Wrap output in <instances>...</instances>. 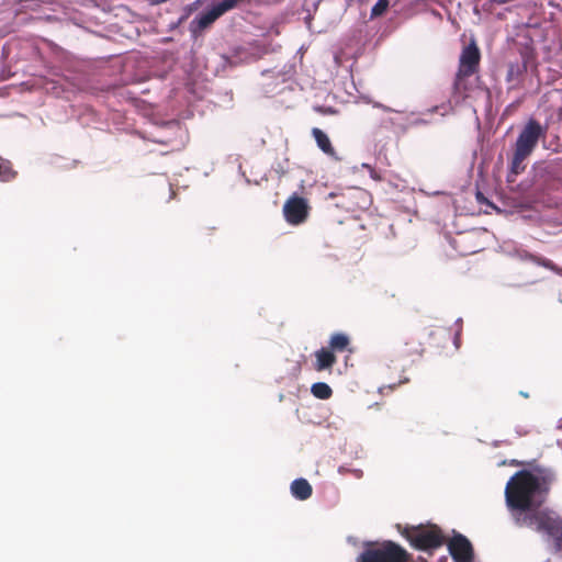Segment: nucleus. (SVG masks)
<instances>
[{
	"instance_id": "7ed1b4c3",
	"label": "nucleus",
	"mask_w": 562,
	"mask_h": 562,
	"mask_svg": "<svg viewBox=\"0 0 562 562\" xmlns=\"http://www.w3.org/2000/svg\"><path fill=\"white\" fill-rule=\"evenodd\" d=\"M404 536L412 547L427 552H431L445 543V536L441 529L436 525H431L429 527L418 526L413 527L412 529H406Z\"/></svg>"
},
{
	"instance_id": "aec40b11",
	"label": "nucleus",
	"mask_w": 562,
	"mask_h": 562,
	"mask_svg": "<svg viewBox=\"0 0 562 562\" xmlns=\"http://www.w3.org/2000/svg\"><path fill=\"white\" fill-rule=\"evenodd\" d=\"M522 70L520 69V67L518 65H509V69H508V74H507V79L508 80H513L514 76L516 75H519Z\"/></svg>"
},
{
	"instance_id": "6ab92c4d",
	"label": "nucleus",
	"mask_w": 562,
	"mask_h": 562,
	"mask_svg": "<svg viewBox=\"0 0 562 562\" xmlns=\"http://www.w3.org/2000/svg\"><path fill=\"white\" fill-rule=\"evenodd\" d=\"M389 8V0H378L371 9V18L383 15Z\"/></svg>"
},
{
	"instance_id": "39448f33",
	"label": "nucleus",
	"mask_w": 562,
	"mask_h": 562,
	"mask_svg": "<svg viewBox=\"0 0 562 562\" xmlns=\"http://www.w3.org/2000/svg\"><path fill=\"white\" fill-rule=\"evenodd\" d=\"M409 554L395 542L386 541L380 548L367 549L358 562H407Z\"/></svg>"
},
{
	"instance_id": "f3484780",
	"label": "nucleus",
	"mask_w": 562,
	"mask_h": 562,
	"mask_svg": "<svg viewBox=\"0 0 562 562\" xmlns=\"http://www.w3.org/2000/svg\"><path fill=\"white\" fill-rule=\"evenodd\" d=\"M527 157H529V155H520V151L515 149L510 166L512 172H514L515 175L522 172L525 170L524 161L526 160Z\"/></svg>"
},
{
	"instance_id": "9d476101",
	"label": "nucleus",
	"mask_w": 562,
	"mask_h": 562,
	"mask_svg": "<svg viewBox=\"0 0 562 562\" xmlns=\"http://www.w3.org/2000/svg\"><path fill=\"white\" fill-rule=\"evenodd\" d=\"M336 362L337 358L329 348H321L319 350L315 351V362L313 368L318 372L331 370Z\"/></svg>"
},
{
	"instance_id": "f8f14e48",
	"label": "nucleus",
	"mask_w": 562,
	"mask_h": 562,
	"mask_svg": "<svg viewBox=\"0 0 562 562\" xmlns=\"http://www.w3.org/2000/svg\"><path fill=\"white\" fill-rule=\"evenodd\" d=\"M312 486L305 479H296L291 484V493L292 495L300 499L305 501L311 497L312 495Z\"/></svg>"
},
{
	"instance_id": "6e6552de",
	"label": "nucleus",
	"mask_w": 562,
	"mask_h": 562,
	"mask_svg": "<svg viewBox=\"0 0 562 562\" xmlns=\"http://www.w3.org/2000/svg\"><path fill=\"white\" fill-rule=\"evenodd\" d=\"M448 549L456 562H472L473 548L463 535H456L449 542Z\"/></svg>"
},
{
	"instance_id": "f03ea898",
	"label": "nucleus",
	"mask_w": 562,
	"mask_h": 562,
	"mask_svg": "<svg viewBox=\"0 0 562 562\" xmlns=\"http://www.w3.org/2000/svg\"><path fill=\"white\" fill-rule=\"evenodd\" d=\"M481 52L474 40L462 48L459 58V67L453 81V92L465 95L469 90L467 79L479 71Z\"/></svg>"
},
{
	"instance_id": "9b49d317",
	"label": "nucleus",
	"mask_w": 562,
	"mask_h": 562,
	"mask_svg": "<svg viewBox=\"0 0 562 562\" xmlns=\"http://www.w3.org/2000/svg\"><path fill=\"white\" fill-rule=\"evenodd\" d=\"M312 135L319 147V149L326 154L329 157H333L335 159H339L337 157V153L335 148L333 147L329 137L318 127H314L312 130Z\"/></svg>"
},
{
	"instance_id": "dca6fc26",
	"label": "nucleus",
	"mask_w": 562,
	"mask_h": 562,
	"mask_svg": "<svg viewBox=\"0 0 562 562\" xmlns=\"http://www.w3.org/2000/svg\"><path fill=\"white\" fill-rule=\"evenodd\" d=\"M311 393L316 397V398H319V400H328L331 394H333V391L330 389V386L327 384V383H324V382H316L312 385L311 387Z\"/></svg>"
},
{
	"instance_id": "423d86ee",
	"label": "nucleus",
	"mask_w": 562,
	"mask_h": 562,
	"mask_svg": "<svg viewBox=\"0 0 562 562\" xmlns=\"http://www.w3.org/2000/svg\"><path fill=\"white\" fill-rule=\"evenodd\" d=\"M546 132V128L537 120L530 119L518 135L515 149L520 151V155L527 154L530 156L539 138L543 137Z\"/></svg>"
},
{
	"instance_id": "412c9836",
	"label": "nucleus",
	"mask_w": 562,
	"mask_h": 562,
	"mask_svg": "<svg viewBox=\"0 0 562 562\" xmlns=\"http://www.w3.org/2000/svg\"><path fill=\"white\" fill-rule=\"evenodd\" d=\"M476 200H477L480 203H487V204H488L487 199L483 195V193H482V192H477V193H476Z\"/></svg>"
},
{
	"instance_id": "ddd939ff",
	"label": "nucleus",
	"mask_w": 562,
	"mask_h": 562,
	"mask_svg": "<svg viewBox=\"0 0 562 562\" xmlns=\"http://www.w3.org/2000/svg\"><path fill=\"white\" fill-rule=\"evenodd\" d=\"M423 353V345L415 340L405 341L404 345L398 349V355L403 358L420 357Z\"/></svg>"
},
{
	"instance_id": "4be33fe9",
	"label": "nucleus",
	"mask_w": 562,
	"mask_h": 562,
	"mask_svg": "<svg viewBox=\"0 0 562 562\" xmlns=\"http://www.w3.org/2000/svg\"><path fill=\"white\" fill-rule=\"evenodd\" d=\"M417 562H426V560L423 558H419Z\"/></svg>"
},
{
	"instance_id": "1a4fd4ad",
	"label": "nucleus",
	"mask_w": 562,
	"mask_h": 562,
	"mask_svg": "<svg viewBox=\"0 0 562 562\" xmlns=\"http://www.w3.org/2000/svg\"><path fill=\"white\" fill-rule=\"evenodd\" d=\"M453 244L462 256L473 255L482 250V246L476 241L475 233L460 234L453 239Z\"/></svg>"
},
{
	"instance_id": "0eeeda50",
	"label": "nucleus",
	"mask_w": 562,
	"mask_h": 562,
	"mask_svg": "<svg viewBox=\"0 0 562 562\" xmlns=\"http://www.w3.org/2000/svg\"><path fill=\"white\" fill-rule=\"evenodd\" d=\"M310 205L306 199L296 194L291 195L283 205V215L291 225L303 224L310 214Z\"/></svg>"
},
{
	"instance_id": "a211bd4d",
	"label": "nucleus",
	"mask_w": 562,
	"mask_h": 562,
	"mask_svg": "<svg viewBox=\"0 0 562 562\" xmlns=\"http://www.w3.org/2000/svg\"><path fill=\"white\" fill-rule=\"evenodd\" d=\"M529 259L541 267H544L558 274H562V269H560L557 265H554L550 259L535 256V255H530Z\"/></svg>"
},
{
	"instance_id": "4468645a",
	"label": "nucleus",
	"mask_w": 562,
	"mask_h": 562,
	"mask_svg": "<svg viewBox=\"0 0 562 562\" xmlns=\"http://www.w3.org/2000/svg\"><path fill=\"white\" fill-rule=\"evenodd\" d=\"M350 344V339L346 334L342 333H336L331 335L329 339V349L335 352H342L345 351Z\"/></svg>"
},
{
	"instance_id": "20e7f679",
	"label": "nucleus",
	"mask_w": 562,
	"mask_h": 562,
	"mask_svg": "<svg viewBox=\"0 0 562 562\" xmlns=\"http://www.w3.org/2000/svg\"><path fill=\"white\" fill-rule=\"evenodd\" d=\"M517 522L552 537L562 536V519L551 513L541 510L526 513L521 518H517Z\"/></svg>"
},
{
	"instance_id": "f257e3e1",
	"label": "nucleus",
	"mask_w": 562,
	"mask_h": 562,
	"mask_svg": "<svg viewBox=\"0 0 562 562\" xmlns=\"http://www.w3.org/2000/svg\"><path fill=\"white\" fill-rule=\"evenodd\" d=\"M536 471L540 473V476L521 470L507 482L505 497L510 509L528 512L532 506L535 495L538 492H548L549 485L554 480V474L550 470L536 469Z\"/></svg>"
},
{
	"instance_id": "2eb2a0df",
	"label": "nucleus",
	"mask_w": 562,
	"mask_h": 562,
	"mask_svg": "<svg viewBox=\"0 0 562 562\" xmlns=\"http://www.w3.org/2000/svg\"><path fill=\"white\" fill-rule=\"evenodd\" d=\"M18 172L13 169L12 164L0 156V181L10 182L14 180Z\"/></svg>"
},
{
	"instance_id": "5701e85b",
	"label": "nucleus",
	"mask_w": 562,
	"mask_h": 562,
	"mask_svg": "<svg viewBox=\"0 0 562 562\" xmlns=\"http://www.w3.org/2000/svg\"><path fill=\"white\" fill-rule=\"evenodd\" d=\"M408 382V379H405L404 381H401L400 384Z\"/></svg>"
}]
</instances>
